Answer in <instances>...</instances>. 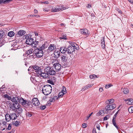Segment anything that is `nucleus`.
Segmentation results:
<instances>
[{"instance_id": "8", "label": "nucleus", "mask_w": 133, "mask_h": 133, "mask_svg": "<svg viewBox=\"0 0 133 133\" xmlns=\"http://www.w3.org/2000/svg\"><path fill=\"white\" fill-rule=\"evenodd\" d=\"M75 49L73 47L69 45L67 48L66 52L68 54H72L74 51Z\"/></svg>"}, {"instance_id": "20", "label": "nucleus", "mask_w": 133, "mask_h": 133, "mask_svg": "<svg viewBox=\"0 0 133 133\" xmlns=\"http://www.w3.org/2000/svg\"><path fill=\"white\" fill-rule=\"evenodd\" d=\"M101 46L103 49H104L105 48V41L104 38V37H103L101 40Z\"/></svg>"}, {"instance_id": "13", "label": "nucleus", "mask_w": 133, "mask_h": 133, "mask_svg": "<svg viewBox=\"0 0 133 133\" xmlns=\"http://www.w3.org/2000/svg\"><path fill=\"white\" fill-rule=\"evenodd\" d=\"M110 104V103L106 106L105 109L102 111L103 112L107 113L109 112V110H112V109L111 108Z\"/></svg>"}, {"instance_id": "19", "label": "nucleus", "mask_w": 133, "mask_h": 133, "mask_svg": "<svg viewBox=\"0 0 133 133\" xmlns=\"http://www.w3.org/2000/svg\"><path fill=\"white\" fill-rule=\"evenodd\" d=\"M12 0H0V4H4L8 3L11 2Z\"/></svg>"}, {"instance_id": "24", "label": "nucleus", "mask_w": 133, "mask_h": 133, "mask_svg": "<svg viewBox=\"0 0 133 133\" xmlns=\"http://www.w3.org/2000/svg\"><path fill=\"white\" fill-rule=\"evenodd\" d=\"M34 115V113L32 112L27 111L26 112V116L29 117H31L33 115Z\"/></svg>"}, {"instance_id": "11", "label": "nucleus", "mask_w": 133, "mask_h": 133, "mask_svg": "<svg viewBox=\"0 0 133 133\" xmlns=\"http://www.w3.org/2000/svg\"><path fill=\"white\" fill-rule=\"evenodd\" d=\"M54 66L56 71H59L61 69V66L60 64L58 63H55L54 65Z\"/></svg>"}, {"instance_id": "59", "label": "nucleus", "mask_w": 133, "mask_h": 133, "mask_svg": "<svg viewBox=\"0 0 133 133\" xmlns=\"http://www.w3.org/2000/svg\"><path fill=\"white\" fill-rule=\"evenodd\" d=\"M34 13L35 14H37L38 13V11L36 9H35L34 10Z\"/></svg>"}, {"instance_id": "42", "label": "nucleus", "mask_w": 133, "mask_h": 133, "mask_svg": "<svg viewBox=\"0 0 133 133\" xmlns=\"http://www.w3.org/2000/svg\"><path fill=\"white\" fill-rule=\"evenodd\" d=\"M39 108L41 110H44L46 108V107L45 105H42Z\"/></svg>"}, {"instance_id": "32", "label": "nucleus", "mask_w": 133, "mask_h": 133, "mask_svg": "<svg viewBox=\"0 0 133 133\" xmlns=\"http://www.w3.org/2000/svg\"><path fill=\"white\" fill-rule=\"evenodd\" d=\"M89 77L91 79H95L97 78V76L95 75H90Z\"/></svg>"}, {"instance_id": "56", "label": "nucleus", "mask_w": 133, "mask_h": 133, "mask_svg": "<svg viewBox=\"0 0 133 133\" xmlns=\"http://www.w3.org/2000/svg\"><path fill=\"white\" fill-rule=\"evenodd\" d=\"M92 133H97L95 128H93L92 132Z\"/></svg>"}, {"instance_id": "4", "label": "nucleus", "mask_w": 133, "mask_h": 133, "mask_svg": "<svg viewBox=\"0 0 133 133\" xmlns=\"http://www.w3.org/2000/svg\"><path fill=\"white\" fill-rule=\"evenodd\" d=\"M34 54L38 58H41L43 55L44 52L43 50L40 49V48H37L34 50Z\"/></svg>"}, {"instance_id": "62", "label": "nucleus", "mask_w": 133, "mask_h": 133, "mask_svg": "<svg viewBox=\"0 0 133 133\" xmlns=\"http://www.w3.org/2000/svg\"><path fill=\"white\" fill-rule=\"evenodd\" d=\"M60 25L61 26H64L65 25V24H64V23H61L60 24Z\"/></svg>"}, {"instance_id": "37", "label": "nucleus", "mask_w": 133, "mask_h": 133, "mask_svg": "<svg viewBox=\"0 0 133 133\" xmlns=\"http://www.w3.org/2000/svg\"><path fill=\"white\" fill-rule=\"evenodd\" d=\"M128 111L129 112L132 113L133 112V107H129L128 109Z\"/></svg>"}, {"instance_id": "52", "label": "nucleus", "mask_w": 133, "mask_h": 133, "mask_svg": "<svg viewBox=\"0 0 133 133\" xmlns=\"http://www.w3.org/2000/svg\"><path fill=\"white\" fill-rule=\"evenodd\" d=\"M129 99V101L130 102V104H133V99L131 98Z\"/></svg>"}, {"instance_id": "44", "label": "nucleus", "mask_w": 133, "mask_h": 133, "mask_svg": "<svg viewBox=\"0 0 133 133\" xmlns=\"http://www.w3.org/2000/svg\"><path fill=\"white\" fill-rule=\"evenodd\" d=\"M110 116L109 115H107L104 117L103 119V121L107 120L109 118Z\"/></svg>"}, {"instance_id": "12", "label": "nucleus", "mask_w": 133, "mask_h": 133, "mask_svg": "<svg viewBox=\"0 0 133 133\" xmlns=\"http://www.w3.org/2000/svg\"><path fill=\"white\" fill-rule=\"evenodd\" d=\"M56 48L55 45L54 44H51L50 45L47 50L48 52H50L54 50Z\"/></svg>"}, {"instance_id": "23", "label": "nucleus", "mask_w": 133, "mask_h": 133, "mask_svg": "<svg viewBox=\"0 0 133 133\" xmlns=\"http://www.w3.org/2000/svg\"><path fill=\"white\" fill-rule=\"evenodd\" d=\"M58 98L56 96H54L53 98H51L50 99V101L51 102H54L58 100Z\"/></svg>"}, {"instance_id": "30", "label": "nucleus", "mask_w": 133, "mask_h": 133, "mask_svg": "<svg viewBox=\"0 0 133 133\" xmlns=\"http://www.w3.org/2000/svg\"><path fill=\"white\" fill-rule=\"evenodd\" d=\"M112 123L114 125L115 127L117 128V129H119V128L116 125V122L115 120H112Z\"/></svg>"}, {"instance_id": "36", "label": "nucleus", "mask_w": 133, "mask_h": 133, "mask_svg": "<svg viewBox=\"0 0 133 133\" xmlns=\"http://www.w3.org/2000/svg\"><path fill=\"white\" fill-rule=\"evenodd\" d=\"M32 51L31 49H29L26 51V53L27 55L31 54Z\"/></svg>"}, {"instance_id": "26", "label": "nucleus", "mask_w": 133, "mask_h": 133, "mask_svg": "<svg viewBox=\"0 0 133 133\" xmlns=\"http://www.w3.org/2000/svg\"><path fill=\"white\" fill-rule=\"evenodd\" d=\"M3 96L4 98L8 100H10L11 99V97L9 96L7 94L4 95Z\"/></svg>"}, {"instance_id": "6", "label": "nucleus", "mask_w": 133, "mask_h": 133, "mask_svg": "<svg viewBox=\"0 0 133 133\" xmlns=\"http://www.w3.org/2000/svg\"><path fill=\"white\" fill-rule=\"evenodd\" d=\"M33 71L36 73V74H37V76H38L39 74L42 72V70L41 67L36 65H35L32 67Z\"/></svg>"}, {"instance_id": "15", "label": "nucleus", "mask_w": 133, "mask_h": 133, "mask_svg": "<svg viewBox=\"0 0 133 133\" xmlns=\"http://www.w3.org/2000/svg\"><path fill=\"white\" fill-rule=\"evenodd\" d=\"M66 54H63L61 55V59L62 60V62L64 63L66 62L67 61V58L66 57Z\"/></svg>"}, {"instance_id": "25", "label": "nucleus", "mask_w": 133, "mask_h": 133, "mask_svg": "<svg viewBox=\"0 0 133 133\" xmlns=\"http://www.w3.org/2000/svg\"><path fill=\"white\" fill-rule=\"evenodd\" d=\"M92 86V85H87L83 87L82 88V90L84 91L86 89H88L91 86Z\"/></svg>"}, {"instance_id": "45", "label": "nucleus", "mask_w": 133, "mask_h": 133, "mask_svg": "<svg viewBox=\"0 0 133 133\" xmlns=\"http://www.w3.org/2000/svg\"><path fill=\"white\" fill-rule=\"evenodd\" d=\"M12 124H9L8 127L6 128V129L10 130L11 128Z\"/></svg>"}, {"instance_id": "7", "label": "nucleus", "mask_w": 133, "mask_h": 133, "mask_svg": "<svg viewBox=\"0 0 133 133\" xmlns=\"http://www.w3.org/2000/svg\"><path fill=\"white\" fill-rule=\"evenodd\" d=\"M80 31L81 34L86 36V37L88 36L89 35L88 30L86 29H81Z\"/></svg>"}, {"instance_id": "16", "label": "nucleus", "mask_w": 133, "mask_h": 133, "mask_svg": "<svg viewBox=\"0 0 133 133\" xmlns=\"http://www.w3.org/2000/svg\"><path fill=\"white\" fill-rule=\"evenodd\" d=\"M67 48L64 46H62L60 48V51L62 53L64 54L66 52Z\"/></svg>"}, {"instance_id": "63", "label": "nucleus", "mask_w": 133, "mask_h": 133, "mask_svg": "<svg viewBox=\"0 0 133 133\" xmlns=\"http://www.w3.org/2000/svg\"><path fill=\"white\" fill-rule=\"evenodd\" d=\"M90 117L89 116H87V117H86V120H87Z\"/></svg>"}, {"instance_id": "31", "label": "nucleus", "mask_w": 133, "mask_h": 133, "mask_svg": "<svg viewBox=\"0 0 133 133\" xmlns=\"http://www.w3.org/2000/svg\"><path fill=\"white\" fill-rule=\"evenodd\" d=\"M62 89L61 92L63 93V94H65L66 93V88L64 86L62 87Z\"/></svg>"}, {"instance_id": "40", "label": "nucleus", "mask_w": 133, "mask_h": 133, "mask_svg": "<svg viewBox=\"0 0 133 133\" xmlns=\"http://www.w3.org/2000/svg\"><path fill=\"white\" fill-rule=\"evenodd\" d=\"M64 94H63V93H62V92H61L60 93H59L58 94V97H57L58 98L59 97L60 98L61 97H62Z\"/></svg>"}, {"instance_id": "61", "label": "nucleus", "mask_w": 133, "mask_h": 133, "mask_svg": "<svg viewBox=\"0 0 133 133\" xmlns=\"http://www.w3.org/2000/svg\"><path fill=\"white\" fill-rule=\"evenodd\" d=\"M118 11V12L119 14H122V12L120 10H119Z\"/></svg>"}, {"instance_id": "53", "label": "nucleus", "mask_w": 133, "mask_h": 133, "mask_svg": "<svg viewBox=\"0 0 133 133\" xmlns=\"http://www.w3.org/2000/svg\"><path fill=\"white\" fill-rule=\"evenodd\" d=\"M109 102V103H112L114 102V100L113 99H110L108 101Z\"/></svg>"}, {"instance_id": "43", "label": "nucleus", "mask_w": 133, "mask_h": 133, "mask_svg": "<svg viewBox=\"0 0 133 133\" xmlns=\"http://www.w3.org/2000/svg\"><path fill=\"white\" fill-rule=\"evenodd\" d=\"M118 113V111L116 112V113L114 115L112 120H115L116 118L117 115V114Z\"/></svg>"}, {"instance_id": "49", "label": "nucleus", "mask_w": 133, "mask_h": 133, "mask_svg": "<svg viewBox=\"0 0 133 133\" xmlns=\"http://www.w3.org/2000/svg\"><path fill=\"white\" fill-rule=\"evenodd\" d=\"M60 38L64 39H67V38L66 37V36H65V35L62 36Z\"/></svg>"}, {"instance_id": "18", "label": "nucleus", "mask_w": 133, "mask_h": 133, "mask_svg": "<svg viewBox=\"0 0 133 133\" xmlns=\"http://www.w3.org/2000/svg\"><path fill=\"white\" fill-rule=\"evenodd\" d=\"M48 43L46 42H44V44L42 45V46L40 47L39 48H40V49L42 50L44 49L47 48L48 47Z\"/></svg>"}, {"instance_id": "57", "label": "nucleus", "mask_w": 133, "mask_h": 133, "mask_svg": "<svg viewBox=\"0 0 133 133\" xmlns=\"http://www.w3.org/2000/svg\"><path fill=\"white\" fill-rule=\"evenodd\" d=\"M103 91V89L102 88L100 87L99 89V91L100 92H102Z\"/></svg>"}, {"instance_id": "17", "label": "nucleus", "mask_w": 133, "mask_h": 133, "mask_svg": "<svg viewBox=\"0 0 133 133\" xmlns=\"http://www.w3.org/2000/svg\"><path fill=\"white\" fill-rule=\"evenodd\" d=\"M10 115L11 116L10 118L12 120H15L17 117V116L15 113H11Z\"/></svg>"}, {"instance_id": "35", "label": "nucleus", "mask_w": 133, "mask_h": 133, "mask_svg": "<svg viewBox=\"0 0 133 133\" xmlns=\"http://www.w3.org/2000/svg\"><path fill=\"white\" fill-rule=\"evenodd\" d=\"M110 105L111 108L112 110L114 109L116 107V105L114 103H113L112 104L110 103Z\"/></svg>"}, {"instance_id": "64", "label": "nucleus", "mask_w": 133, "mask_h": 133, "mask_svg": "<svg viewBox=\"0 0 133 133\" xmlns=\"http://www.w3.org/2000/svg\"><path fill=\"white\" fill-rule=\"evenodd\" d=\"M128 1L130 2L133 3V0H128Z\"/></svg>"}, {"instance_id": "1", "label": "nucleus", "mask_w": 133, "mask_h": 133, "mask_svg": "<svg viewBox=\"0 0 133 133\" xmlns=\"http://www.w3.org/2000/svg\"><path fill=\"white\" fill-rule=\"evenodd\" d=\"M11 101L13 103L19 102L22 105H23L24 107L26 108L31 105L32 106L31 102L30 101H27L23 98H21L20 99H19V98L17 97H14L12 98Z\"/></svg>"}, {"instance_id": "10", "label": "nucleus", "mask_w": 133, "mask_h": 133, "mask_svg": "<svg viewBox=\"0 0 133 133\" xmlns=\"http://www.w3.org/2000/svg\"><path fill=\"white\" fill-rule=\"evenodd\" d=\"M32 103L35 106H38L40 104V103L37 98H35L32 99Z\"/></svg>"}, {"instance_id": "48", "label": "nucleus", "mask_w": 133, "mask_h": 133, "mask_svg": "<svg viewBox=\"0 0 133 133\" xmlns=\"http://www.w3.org/2000/svg\"><path fill=\"white\" fill-rule=\"evenodd\" d=\"M16 42H13L11 44V46H12L14 47L16 45Z\"/></svg>"}, {"instance_id": "5", "label": "nucleus", "mask_w": 133, "mask_h": 133, "mask_svg": "<svg viewBox=\"0 0 133 133\" xmlns=\"http://www.w3.org/2000/svg\"><path fill=\"white\" fill-rule=\"evenodd\" d=\"M44 71L45 72H46L50 75H54L56 73L55 71L54 70L53 67L50 66H48L45 69Z\"/></svg>"}, {"instance_id": "46", "label": "nucleus", "mask_w": 133, "mask_h": 133, "mask_svg": "<svg viewBox=\"0 0 133 133\" xmlns=\"http://www.w3.org/2000/svg\"><path fill=\"white\" fill-rule=\"evenodd\" d=\"M111 86H112V85H111L109 84H107L105 85V88L106 89H107V88H109V87H111Z\"/></svg>"}, {"instance_id": "33", "label": "nucleus", "mask_w": 133, "mask_h": 133, "mask_svg": "<svg viewBox=\"0 0 133 133\" xmlns=\"http://www.w3.org/2000/svg\"><path fill=\"white\" fill-rule=\"evenodd\" d=\"M20 123L19 121H16L14 122V123L12 124L14 125L15 126H18L19 124V123Z\"/></svg>"}, {"instance_id": "50", "label": "nucleus", "mask_w": 133, "mask_h": 133, "mask_svg": "<svg viewBox=\"0 0 133 133\" xmlns=\"http://www.w3.org/2000/svg\"><path fill=\"white\" fill-rule=\"evenodd\" d=\"M87 124L85 123H83L82 125V127L83 128H85L87 127Z\"/></svg>"}, {"instance_id": "58", "label": "nucleus", "mask_w": 133, "mask_h": 133, "mask_svg": "<svg viewBox=\"0 0 133 133\" xmlns=\"http://www.w3.org/2000/svg\"><path fill=\"white\" fill-rule=\"evenodd\" d=\"M2 124H3L4 125H5L7 124V123L6 122L4 121L3 122Z\"/></svg>"}, {"instance_id": "22", "label": "nucleus", "mask_w": 133, "mask_h": 133, "mask_svg": "<svg viewBox=\"0 0 133 133\" xmlns=\"http://www.w3.org/2000/svg\"><path fill=\"white\" fill-rule=\"evenodd\" d=\"M11 116L9 114H6L5 115V118L6 121H9L11 118H10Z\"/></svg>"}, {"instance_id": "21", "label": "nucleus", "mask_w": 133, "mask_h": 133, "mask_svg": "<svg viewBox=\"0 0 133 133\" xmlns=\"http://www.w3.org/2000/svg\"><path fill=\"white\" fill-rule=\"evenodd\" d=\"M25 33V31L24 30H20L18 32V35L19 36H21L24 35Z\"/></svg>"}, {"instance_id": "60", "label": "nucleus", "mask_w": 133, "mask_h": 133, "mask_svg": "<svg viewBox=\"0 0 133 133\" xmlns=\"http://www.w3.org/2000/svg\"><path fill=\"white\" fill-rule=\"evenodd\" d=\"M91 5L89 4H88L87 6V8H90V7H91Z\"/></svg>"}, {"instance_id": "51", "label": "nucleus", "mask_w": 133, "mask_h": 133, "mask_svg": "<svg viewBox=\"0 0 133 133\" xmlns=\"http://www.w3.org/2000/svg\"><path fill=\"white\" fill-rule=\"evenodd\" d=\"M3 32L2 31H0V38H2L3 36Z\"/></svg>"}, {"instance_id": "38", "label": "nucleus", "mask_w": 133, "mask_h": 133, "mask_svg": "<svg viewBox=\"0 0 133 133\" xmlns=\"http://www.w3.org/2000/svg\"><path fill=\"white\" fill-rule=\"evenodd\" d=\"M38 42L36 41H35L34 42H34H33V45H32V46H34L33 44H34V47H36V46L38 44Z\"/></svg>"}, {"instance_id": "54", "label": "nucleus", "mask_w": 133, "mask_h": 133, "mask_svg": "<svg viewBox=\"0 0 133 133\" xmlns=\"http://www.w3.org/2000/svg\"><path fill=\"white\" fill-rule=\"evenodd\" d=\"M100 127L99 125L98 124H97L96 125V128L99 130H100Z\"/></svg>"}, {"instance_id": "9", "label": "nucleus", "mask_w": 133, "mask_h": 133, "mask_svg": "<svg viewBox=\"0 0 133 133\" xmlns=\"http://www.w3.org/2000/svg\"><path fill=\"white\" fill-rule=\"evenodd\" d=\"M26 43L27 44L29 45H33L34 41L32 38L28 37L27 38H26Z\"/></svg>"}, {"instance_id": "55", "label": "nucleus", "mask_w": 133, "mask_h": 133, "mask_svg": "<svg viewBox=\"0 0 133 133\" xmlns=\"http://www.w3.org/2000/svg\"><path fill=\"white\" fill-rule=\"evenodd\" d=\"M30 80L33 82H34L35 79L34 78L32 77H30Z\"/></svg>"}, {"instance_id": "41", "label": "nucleus", "mask_w": 133, "mask_h": 133, "mask_svg": "<svg viewBox=\"0 0 133 133\" xmlns=\"http://www.w3.org/2000/svg\"><path fill=\"white\" fill-rule=\"evenodd\" d=\"M54 55L55 56V57H58L59 56H60V54L59 53H58V52H56L54 53Z\"/></svg>"}, {"instance_id": "2", "label": "nucleus", "mask_w": 133, "mask_h": 133, "mask_svg": "<svg viewBox=\"0 0 133 133\" xmlns=\"http://www.w3.org/2000/svg\"><path fill=\"white\" fill-rule=\"evenodd\" d=\"M11 106V108L14 111H16L18 114H21L23 111L24 108H21L20 105L18 102L13 103Z\"/></svg>"}, {"instance_id": "39", "label": "nucleus", "mask_w": 133, "mask_h": 133, "mask_svg": "<svg viewBox=\"0 0 133 133\" xmlns=\"http://www.w3.org/2000/svg\"><path fill=\"white\" fill-rule=\"evenodd\" d=\"M60 8L59 9L58 8H55L54 9H52V11L53 12H56L57 11H58L60 10Z\"/></svg>"}, {"instance_id": "34", "label": "nucleus", "mask_w": 133, "mask_h": 133, "mask_svg": "<svg viewBox=\"0 0 133 133\" xmlns=\"http://www.w3.org/2000/svg\"><path fill=\"white\" fill-rule=\"evenodd\" d=\"M36 17L37 18L39 17V16L38 15H29L28 16V17Z\"/></svg>"}, {"instance_id": "14", "label": "nucleus", "mask_w": 133, "mask_h": 133, "mask_svg": "<svg viewBox=\"0 0 133 133\" xmlns=\"http://www.w3.org/2000/svg\"><path fill=\"white\" fill-rule=\"evenodd\" d=\"M41 76L45 78L49 77V75L47 73L42 72L41 74H39L38 75V76Z\"/></svg>"}, {"instance_id": "27", "label": "nucleus", "mask_w": 133, "mask_h": 133, "mask_svg": "<svg viewBox=\"0 0 133 133\" xmlns=\"http://www.w3.org/2000/svg\"><path fill=\"white\" fill-rule=\"evenodd\" d=\"M76 45L77 46V45L75 43H71V44H70V45H69V46H71V47L73 46V47L74 48H75L76 50H78L79 48H76Z\"/></svg>"}, {"instance_id": "3", "label": "nucleus", "mask_w": 133, "mask_h": 133, "mask_svg": "<svg viewBox=\"0 0 133 133\" xmlns=\"http://www.w3.org/2000/svg\"><path fill=\"white\" fill-rule=\"evenodd\" d=\"M52 87L50 85H46L43 87L42 91L45 95L49 94L52 90Z\"/></svg>"}, {"instance_id": "47", "label": "nucleus", "mask_w": 133, "mask_h": 133, "mask_svg": "<svg viewBox=\"0 0 133 133\" xmlns=\"http://www.w3.org/2000/svg\"><path fill=\"white\" fill-rule=\"evenodd\" d=\"M125 101L126 102V103L127 104H128L131 105L130 104V102L129 101V99L127 100L125 99Z\"/></svg>"}, {"instance_id": "29", "label": "nucleus", "mask_w": 133, "mask_h": 133, "mask_svg": "<svg viewBox=\"0 0 133 133\" xmlns=\"http://www.w3.org/2000/svg\"><path fill=\"white\" fill-rule=\"evenodd\" d=\"M123 92L124 94H127L129 92V90L127 88H124L123 89Z\"/></svg>"}, {"instance_id": "28", "label": "nucleus", "mask_w": 133, "mask_h": 133, "mask_svg": "<svg viewBox=\"0 0 133 133\" xmlns=\"http://www.w3.org/2000/svg\"><path fill=\"white\" fill-rule=\"evenodd\" d=\"M15 35V33L13 31L9 32L8 34V35L10 37L13 36Z\"/></svg>"}]
</instances>
